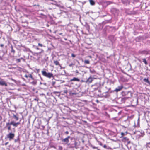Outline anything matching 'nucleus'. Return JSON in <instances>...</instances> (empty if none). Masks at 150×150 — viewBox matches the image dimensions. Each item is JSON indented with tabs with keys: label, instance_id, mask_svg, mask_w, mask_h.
I'll return each instance as SVG.
<instances>
[{
	"label": "nucleus",
	"instance_id": "f257e3e1",
	"mask_svg": "<svg viewBox=\"0 0 150 150\" xmlns=\"http://www.w3.org/2000/svg\"><path fill=\"white\" fill-rule=\"evenodd\" d=\"M42 75L44 76L49 78L54 77L53 74L51 73L47 72L43 70L42 71Z\"/></svg>",
	"mask_w": 150,
	"mask_h": 150
},
{
	"label": "nucleus",
	"instance_id": "f03ea898",
	"mask_svg": "<svg viewBox=\"0 0 150 150\" xmlns=\"http://www.w3.org/2000/svg\"><path fill=\"white\" fill-rule=\"evenodd\" d=\"M14 136L15 134L14 133L9 132V133L6 135V138L8 139L9 141H11L14 139Z\"/></svg>",
	"mask_w": 150,
	"mask_h": 150
},
{
	"label": "nucleus",
	"instance_id": "7ed1b4c3",
	"mask_svg": "<svg viewBox=\"0 0 150 150\" xmlns=\"http://www.w3.org/2000/svg\"><path fill=\"white\" fill-rule=\"evenodd\" d=\"M100 85L99 83H96L92 86V88L95 90H98L99 92H100Z\"/></svg>",
	"mask_w": 150,
	"mask_h": 150
},
{
	"label": "nucleus",
	"instance_id": "20e7f679",
	"mask_svg": "<svg viewBox=\"0 0 150 150\" xmlns=\"http://www.w3.org/2000/svg\"><path fill=\"white\" fill-rule=\"evenodd\" d=\"M127 97H120L117 100L118 102L120 104L124 103L125 100L128 98Z\"/></svg>",
	"mask_w": 150,
	"mask_h": 150
},
{
	"label": "nucleus",
	"instance_id": "39448f33",
	"mask_svg": "<svg viewBox=\"0 0 150 150\" xmlns=\"http://www.w3.org/2000/svg\"><path fill=\"white\" fill-rule=\"evenodd\" d=\"M111 12L115 16H118L119 14V10L116 8H111Z\"/></svg>",
	"mask_w": 150,
	"mask_h": 150
},
{
	"label": "nucleus",
	"instance_id": "423d86ee",
	"mask_svg": "<svg viewBox=\"0 0 150 150\" xmlns=\"http://www.w3.org/2000/svg\"><path fill=\"white\" fill-rule=\"evenodd\" d=\"M11 125L9 122H7L6 123V126L5 128L6 129H7L8 130V132H9V131L11 130Z\"/></svg>",
	"mask_w": 150,
	"mask_h": 150
},
{
	"label": "nucleus",
	"instance_id": "0eeeda50",
	"mask_svg": "<svg viewBox=\"0 0 150 150\" xmlns=\"http://www.w3.org/2000/svg\"><path fill=\"white\" fill-rule=\"evenodd\" d=\"M93 80V79L90 76L87 80L85 81V82L89 83H91Z\"/></svg>",
	"mask_w": 150,
	"mask_h": 150
},
{
	"label": "nucleus",
	"instance_id": "6e6552de",
	"mask_svg": "<svg viewBox=\"0 0 150 150\" xmlns=\"http://www.w3.org/2000/svg\"><path fill=\"white\" fill-rule=\"evenodd\" d=\"M123 87L122 86H118L115 88L114 91L116 92L119 91L122 89Z\"/></svg>",
	"mask_w": 150,
	"mask_h": 150
},
{
	"label": "nucleus",
	"instance_id": "1a4fd4ad",
	"mask_svg": "<svg viewBox=\"0 0 150 150\" xmlns=\"http://www.w3.org/2000/svg\"><path fill=\"white\" fill-rule=\"evenodd\" d=\"M0 85L1 86H7V84L6 82L1 79L0 80Z\"/></svg>",
	"mask_w": 150,
	"mask_h": 150
},
{
	"label": "nucleus",
	"instance_id": "9d476101",
	"mask_svg": "<svg viewBox=\"0 0 150 150\" xmlns=\"http://www.w3.org/2000/svg\"><path fill=\"white\" fill-rule=\"evenodd\" d=\"M62 142H64L65 144H67L69 142V139H67V138H66L62 139Z\"/></svg>",
	"mask_w": 150,
	"mask_h": 150
},
{
	"label": "nucleus",
	"instance_id": "9b49d317",
	"mask_svg": "<svg viewBox=\"0 0 150 150\" xmlns=\"http://www.w3.org/2000/svg\"><path fill=\"white\" fill-rule=\"evenodd\" d=\"M70 81H76V82H79L80 81V80L78 78H76V77H74L72 79H71L70 80Z\"/></svg>",
	"mask_w": 150,
	"mask_h": 150
},
{
	"label": "nucleus",
	"instance_id": "f8f14e48",
	"mask_svg": "<svg viewBox=\"0 0 150 150\" xmlns=\"http://www.w3.org/2000/svg\"><path fill=\"white\" fill-rule=\"evenodd\" d=\"M122 140L124 142H127L128 144H129L130 142L129 141V139L127 137H124L123 138Z\"/></svg>",
	"mask_w": 150,
	"mask_h": 150
},
{
	"label": "nucleus",
	"instance_id": "ddd939ff",
	"mask_svg": "<svg viewBox=\"0 0 150 150\" xmlns=\"http://www.w3.org/2000/svg\"><path fill=\"white\" fill-rule=\"evenodd\" d=\"M51 1H52L53 2L52 3H51V4H52L53 5H54L57 6H59V5L57 4V1H55L53 0H50Z\"/></svg>",
	"mask_w": 150,
	"mask_h": 150
},
{
	"label": "nucleus",
	"instance_id": "4468645a",
	"mask_svg": "<svg viewBox=\"0 0 150 150\" xmlns=\"http://www.w3.org/2000/svg\"><path fill=\"white\" fill-rule=\"evenodd\" d=\"M10 123L11 125H13L14 127H16V122L14 121H12Z\"/></svg>",
	"mask_w": 150,
	"mask_h": 150
},
{
	"label": "nucleus",
	"instance_id": "2eb2a0df",
	"mask_svg": "<svg viewBox=\"0 0 150 150\" xmlns=\"http://www.w3.org/2000/svg\"><path fill=\"white\" fill-rule=\"evenodd\" d=\"M76 142H75L74 143L72 144H70L69 143L68 144V145L69 146L70 145V146H71V147H74L76 146Z\"/></svg>",
	"mask_w": 150,
	"mask_h": 150
},
{
	"label": "nucleus",
	"instance_id": "dca6fc26",
	"mask_svg": "<svg viewBox=\"0 0 150 150\" xmlns=\"http://www.w3.org/2000/svg\"><path fill=\"white\" fill-rule=\"evenodd\" d=\"M143 81L146 83H147L150 85V82L149 81L148 79L147 78H145L143 80Z\"/></svg>",
	"mask_w": 150,
	"mask_h": 150
},
{
	"label": "nucleus",
	"instance_id": "f3484780",
	"mask_svg": "<svg viewBox=\"0 0 150 150\" xmlns=\"http://www.w3.org/2000/svg\"><path fill=\"white\" fill-rule=\"evenodd\" d=\"M140 54H148V52L147 51L145 50L140 51Z\"/></svg>",
	"mask_w": 150,
	"mask_h": 150
},
{
	"label": "nucleus",
	"instance_id": "a211bd4d",
	"mask_svg": "<svg viewBox=\"0 0 150 150\" xmlns=\"http://www.w3.org/2000/svg\"><path fill=\"white\" fill-rule=\"evenodd\" d=\"M103 96L105 97H107L108 96V92H105L103 93Z\"/></svg>",
	"mask_w": 150,
	"mask_h": 150
},
{
	"label": "nucleus",
	"instance_id": "6ab92c4d",
	"mask_svg": "<svg viewBox=\"0 0 150 150\" xmlns=\"http://www.w3.org/2000/svg\"><path fill=\"white\" fill-rule=\"evenodd\" d=\"M11 53H13V54H14L15 52V51L13 49V47L12 46H11Z\"/></svg>",
	"mask_w": 150,
	"mask_h": 150
},
{
	"label": "nucleus",
	"instance_id": "aec40b11",
	"mask_svg": "<svg viewBox=\"0 0 150 150\" xmlns=\"http://www.w3.org/2000/svg\"><path fill=\"white\" fill-rule=\"evenodd\" d=\"M89 2L91 5H94L95 3L93 0H89Z\"/></svg>",
	"mask_w": 150,
	"mask_h": 150
},
{
	"label": "nucleus",
	"instance_id": "412c9836",
	"mask_svg": "<svg viewBox=\"0 0 150 150\" xmlns=\"http://www.w3.org/2000/svg\"><path fill=\"white\" fill-rule=\"evenodd\" d=\"M23 50L24 52H27L28 51L30 50V49L28 48L25 47H25H23Z\"/></svg>",
	"mask_w": 150,
	"mask_h": 150
},
{
	"label": "nucleus",
	"instance_id": "4be33fe9",
	"mask_svg": "<svg viewBox=\"0 0 150 150\" xmlns=\"http://www.w3.org/2000/svg\"><path fill=\"white\" fill-rule=\"evenodd\" d=\"M13 117L17 121L18 120L19 118L18 117L15 115L13 114Z\"/></svg>",
	"mask_w": 150,
	"mask_h": 150
},
{
	"label": "nucleus",
	"instance_id": "5701e85b",
	"mask_svg": "<svg viewBox=\"0 0 150 150\" xmlns=\"http://www.w3.org/2000/svg\"><path fill=\"white\" fill-rule=\"evenodd\" d=\"M54 63L56 65H59V66H60V65L59 64V62L57 61H54Z\"/></svg>",
	"mask_w": 150,
	"mask_h": 150
},
{
	"label": "nucleus",
	"instance_id": "b1692460",
	"mask_svg": "<svg viewBox=\"0 0 150 150\" xmlns=\"http://www.w3.org/2000/svg\"><path fill=\"white\" fill-rule=\"evenodd\" d=\"M143 60V62L145 64L147 65L148 64V62L146 60V59L145 58H143L142 59Z\"/></svg>",
	"mask_w": 150,
	"mask_h": 150
},
{
	"label": "nucleus",
	"instance_id": "393cba45",
	"mask_svg": "<svg viewBox=\"0 0 150 150\" xmlns=\"http://www.w3.org/2000/svg\"><path fill=\"white\" fill-rule=\"evenodd\" d=\"M20 142V139L19 138V137L18 136L17 137V138L16 139H14V142Z\"/></svg>",
	"mask_w": 150,
	"mask_h": 150
},
{
	"label": "nucleus",
	"instance_id": "a878e982",
	"mask_svg": "<svg viewBox=\"0 0 150 150\" xmlns=\"http://www.w3.org/2000/svg\"><path fill=\"white\" fill-rule=\"evenodd\" d=\"M103 147L104 148L107 149H108L110 148L109 146H107L105 144L103 145Z\"/></svg>",
	"mask_w": 150,
	"mask_h": 150
},
{
	"label": "nucleus",
	"instance_id": "bb28decb",
	"mask_svg": "<svg viewBox=\"0 0 150 150\" xmlns=\"http://www.w3.org/2000/svg\"><path fill=\"white\" fill-rule=\"evenodd\" d=\"M90 72L92 74H94L95 73V71L93 69H91L90 70Z\"/></svg>",
	"mask_w": 150,
	"mask_h": 150
},
{
	"label": "nucleus",
	"instance_id": "cd10ccee",
	"mask_svg": "<svg viewBox=\"0 0 150 150\" xmlns=\"http://www.w3.org/2000/svg\"><path fill=\"white\" fill-rule=\"evenodd\" d=\"M85 64H88L90 63V62L88 60H85L84 61Z\"/></svg>",
	"mask_w": 150,
	"mask_h": 150
},
{
	"label": "nucleus",
	"instance_id": "c85d7f7f",
	"mask_svg": "<svg viewBox=\"0 0 150 150\" xmlns=\"http://www.w3.org/2000/svg\"><path fill=\"white\" fill-rule=\"evenodd\" d=\"M90 13H92V14H93V16H95V17H98V15H96V14L97 13H93L92 11H91L90 12Z\"/></svg>",
	"mask_w": 150,
	"mask_h": 150
},
{
	"label": "nucleus",
	"instance_id": "c756f323",
	"mask_svg": "<svg viewBox=\"0 0 150 150\" xmlns=\"http://www.w3.org/2000/svg\"><path fill=\"white\" fill-rule=\"evenodd\" d=\"M86 28L87 30L89 31L90 29L89 26L88 25H86Z\"/></svg>",
	"mask_w": 150,
	"mask_h": 150
},
{
	"label": "nucleus",
	"instance_id": "7c9ffc66",
	"mask_svg": "<svg viewBox=\"0 0 150 150\" xmlns=\"http://www.w3.org/2000/svg\"><path fill=\"white\" fill-rule=\"evenodd\" d=\"M28 77H29L30 78H31L32 79H34V78H33V77L32 75L31 74H30L29 75H28Z\"/></svg>",
	"mask_w": 150,
	"mask_h": 150
},
{
	"label": "nucleus",
	"instance_id": "2f4dec72",
	"mask_svg": "<svg viewBox=\"0 0 150 150\" xmlns=\"http://www.w3.org/2000/svg\"><path fill=\"white\" fill-rule=\"evenodd\" d=\"M32 83L33 85H36L37 83V82L36 81H33L32 82Z\"/></svg>",
	"mask_w": 150,
	"mask_h": 150
},
{
	"label": "nucleus",
	"instance_id": "473e14b6",
	"mask_svg": "<svg viewBox=\"0 0 150 150\" xmlns=\"http://www.w3.org/2000/svg\"><path fill=\"white\" fill-rule=\"evenodd\" d=\"M147 147H148L150 148V142L146 144Z\"/></svg>",
	"mask_w": 150,
	"mask_h": 150
},
{
	"label": "nucleus",
	"instance_id": "72a5a7b5",
	"mask_svg": "<svg viewBox=\"0 0 150 150\" xmlns=\"http://www.w3.org/2000/svg\"><path fill=\"white\" fill-rule=\"evenodd\" d=\"M106 3H107V5H108L110 4L111 3H112V2L111 1H107L106 2Z\"/></svg>",
	"mask_w": 150,
	"mask_h": 150
},
{
	"label": "nucleus",
	"instance_id": "f704fd0d",
	"mask_svg": "<svg viewBox=\"0 0 150 150\" xmlns=\"http://www.w3.org/2000/svg\"><path fill=\"white\" fill-rule=\"evenodd\" d=\"M74 65V64H73V63H71V64H70L69 65V66L70 67H73Z\"/></svg>",
	"mask_w": 150,
	"mask_h": 150
},
{
	"label": "nucleus",
	"instance_id": "c9c22d12",
	"mask_svg": "<svg viewBox=\"0 0 150 150\" xmlns=\"http://www.w3.org/2000/svg\"><path fill=\"white\" fill-rule=\"evenodd\" d=\"M17 62H20L21 61V59H18L16 60Z\"/></svg>",
	"mask_w": 150,
	"mask_h": 150
},
{
	"label": "nucleus",
	"instance_id": "e433bc0d",
	"mask_svg": "<svg viewBox=\"0 0 150 150\" xmlns=\"http://www.w3.org/2000/svg\"><path fill=\"white\" fill-rule=\"evenodd\" d=\"M137 123H138V125H139V117L138 119V120H137Z\"/></svg>",
	"mask_w": 150,
	"mask_h": 150
},
{
	"label": "nucleus",
	"instance_id": "4c0bfd02",
	"mask_svg": "<svg viewBox=\"0 0 150 150\" xmlns=\"http://www.w3.org/2000/svg\"><path fill=\"white\" fill-rule=\"evenodd\" d=\"M19 122L16 123V127H17L18 125H19L20 124V121Z\"/></svg>",
	"mask_w": 150,
	"mask_h": 150
},
{
	"label": "nucleus",
	"instance_id": "58836bf2",
	"mask_svg": "<svg viewBox=\"0 0 150 150\" xmlns=\"http://www.w3.org/2000/svg\"><path fill=\"white\" fill-rule=\"evenodd\" d=\"M18 46L20 47H25L24 45H22L21 44L20 45H18Z\"/></svg>",
	"mask_w": 150,
	"mask_h": 150
},
{
	"label": "nucleus",
	"instance_id": "ea45409f",
	"mask_svg": "<svg viewBox=\"0 0 150 150\" xmlns=\"http://www.w3.org/2000/svg\"><path fill=\"white\" fill-rule=\"evenodd\" d=\"M38 45L39 46H40L41 47H42L43 46V45H42L41 44H40V43H39L38 44Z\"/></svg>",
	"mask_w": 150,
	"mask_h": 150
},
{
	"label": "nucleus",
	"instance_id": "a19ab883",
	"mask_svg": "<svg viewBox=\"0 0 150 150\" xmlns=\"http://www.w3.org/2000/svg\"><path fill=\"white\" fill-rule=\"evenodd\" d=\"M99 144L101 146H102V147H103V144L102 143H101V142H99Z\"/></svg>",
	"mask_w": 150,
	"mask_h": 150
},
{
	"label": "nucleus",
	"instance_id": "79ce46f5",
	"mask_svg": "<svg viewBox=\"0 0 150 150\" xmlns=\"http://www.w3.org/2000/svg\"><path fill=\"white\" fill-rule=\"evenodd\" d=\"M71 94L73 95H76L77 94V93H74V92H71Z\"/></svg>",
	"mask_w": 150,
	"mask_h": 150
},
{
	"label": "nucleus",
	"instance_id": "37998d69",
	"mask_svg": "<svg viewBox=\"0 0 150 150\" xmlns=\"http://www.w3.org/2000/svg\"><path fill=\"white\" fill-rule=\"evenodd\" d=\"M125 134L123 132H122L121 133V137H123L125 135Z\"/></svg>",
	"mask_w": 150,
	"mask_h": 150
},
{
	"label": "nucleus",
	"instance_id": "c03bdc74",
	"mask_svg": "<svg viewBox=\"0 0 150 150\" xmlns=\"http://www.w3.org/2000/svg\"><path fill=\"white\" fill-rule=\"evenodd\" d=\"M71 56L72 57H75L76 56V55H74V54H71Z\"/></svg>",
	"mask_w": 150,
	"mask_h": 150
},
{
	"label": "nucleus",
	"instance_id": "a18cd8bd",
	"mask_svg": "<svg viewBox=\"0 0 150 150\" xmlns=\"http://www.w3.org/2000/svg\"><path fill=\"white\" fill-rule=\"evenodd\" d=\"M55 82H54L53 81L52 82V85L53 86H54L55 84Z\"/></svg>",
	"mask_w": 150,
	"mask_h": 150
},
{
	"label": "nucleus",
	"instance_id": "49530a36",
	"mask_svg": "<svg viewBox=\"0 0 150 150\" xmlns=\"http://www.w3.org/2000/svg\"><path fill=\"white\" fill-rule=\"evenodd\" d=\"M65 133L66 135H67L69 134V132L68 131H66L65 132Z\"/></svg>",
	"mask_w": 150,
	"mask_h": 150
},
{
	"label": "nucleus",
	"instance_id": "de8ad7c7",
	"mask_svg": "<svg viewBox=\"0 0 150 150\" xmlns=\"http://www.w3.org/2000/svg\"><path fill=\"white\" fill-rule=\"evenodd\" d=\"M38 100H39V99L38 98H35L34 99V100L37 101H38Z\"/></svg>",
	"mask_w": 150,
	"mask_h": 150
},
{
	"label": "nucleus",
	"instance_id": "09e8293b",
	"mask_svg": "<svg viewBox=\"0 0 150 150\" xmlns=\"http://www.w3.org/2000/svg\"><path fill=\"white\" fill-rule=\"evenodd\" d=\"M53 93L54 94H56V93H59V92H57V91H54V92H53Z\"/></svg>",
	"mask_w": 150,
	"mask_h": 150
},
{
	"label": "nucleus",
	"instance_id": "8fccbe9b",
	"mask_svg": "<svg viewBox=\"0 0 150 150\" xmlns=\"http://www.w3.org/2000/svg\"><path fill=\"white\" fill-rule=\"evenodd\" d=\"M0 46L1 47H3L4 46V45L3 44H1L0 45Z\"/></svg>",
	"mask_w": 150,
	"mask_h": 150
},
{
	"label": "nucleus",
	"instance_id": "3c124183",
	"mask_svg": "<svg viewBox=\"0 0 150 150\" xmlns=\"http://www.w3.org/2000/svg\"><path fill=\"white\" fill-rule=\"evenodd\" d=\"M70 138V136H67V137H66V138H67V139H69V138Z\"/></svg>",
	"mask_w": 150,
	"mask_h": 150
},
{
	"label": "nucleus",
	"instance_id": "603ef678",
	"mask_svg": "<svg viewBox=\"0 0 150 150\" xmlns=\"http://www.w3.org/2000/svg\"><path fill=\"white\" fill-rule=\"evenodd\" d=\"M24 76L26 78H27L28 77V76H27V75H25Z\"/></svg>",
	"mask_w": 150,
	"mask_h": 150
},
{
	"label": "nucleus",
	"instance_id": "864d4df0",
	"mask_svg": "<svg viewBox=\"0 0 150 150\" xmlns=\"http://www.w3.org/2000/svg\"><path fill=\"white\" fill-rule=\"evenodd\" d=\"M8 143V142H6V143H5V145H6Z\"/></svg>",
	"mask_w": 150,
	"mask_h": 150
},
{
	"label": "nucleus",
	"instance_id": "5fc2aeb1",
	"mask_svg": "<svg viewBox=\"0 0 150 150\" xmlns=\"http://www.w3.org/2000/svg\"><path fill=\"white\" fill-rule=\"evenodd\" d=\"M81 81L82 82H85V81H83V80H81Z\"/></svg>",
	"mask_w": 150,
	"mask_h": 150
},
{
	"label": "nucleus",
	"instance_id": "6e6d98bb",
	"mask_svg": "<svg viewBox=\"0 0 150 150\" xmlns=\"http://www.w3.org/2000/svg\"><path fill=\"white\" fill-rule=\"evenodd\" d=\"M0 59L1 60H2V58L1 57H0Z\"/></svg>",
	"mask_w": 150,
	"mask_h": 150
},
{
	"label": "nucleus",
	"instance_id": "4d7b16f0",
	"mask_svg": "<svg viewBox=\"0 0 150 150\" xmlns=\"http://www.w3.org/2000/svg\"><path fill=\"white\" fill-rule=\"evenodd\" d=\"M37 70L38 72H39V71L40 69H37Z\"/></svg>",
	"mask_w": 150,
	"mask_h": 150
},
{
	"label": "nucleus",
	"instance_id": "13d9d810",
	"mask_svg": "<svg viewBox=\"0 0 150 150\" xmlns=\"http://www.w3.org/2000/svg\"><path fill=\"white\" fill-rule=\"evenodd\" d=\"M20 59L21 60L22 59H23V58H20Z\"/></svg>",
	"mask_w": 150,
	"mask_h": 150
},
{
	"label": "nucleus",
	"instance_id": "bf43d9fd",
	"mask_svg": "<svg viewBox=\"0 0 150 150\" xmlns=\"http://www.w3.org/2000/svg\"><path fill=\"white\" fill-rule=\"evenodd\" d=\"M42 127L44 128H45V126H42Z\"/></svg>",
	"mask_w": 150,
	"mask_h": 150
},
{
	"label": "nucleus",
	"instance_id": "052dcab7",
	"mask_svg": "<svg viewBox=\"0 0 150 150\" xmlns=\"http://www.w3.org/2000/svg\"><path fill=\"white\" fill-rule=\"evenodd\" d=\"M64 39L65 40H67V39L66 38H64Z\"/></svg>",
	"mask_w": 150,
	"mask_h": 150
},
{
	"label": "nucleus",
	"instance_id": "680f3d73",
	"mask_svg": "<svg viewBox=\"0 0 150 150\" xmlns=\"http://www.w3.org/2000/svg\"><path fill=\"white\" fill-rule=\"evenodd\" d=\"M36 49H38V50L39 49V48H38V47H37V48H36Z\"/></svg>",
	"mask_w": 150,
	"mask_h": 150
},
{
	"label": "nucleus",
	"instance_id": "e2e57ef3",
	"mask_svg": "<svg viewBox=\"0 0 150 150\" xmlns=\"http://www.w3.org/2000/svg\"><path fill=\"white\" fill-rule=\"evenodd\" d=\"M0 75H1V74L0 73Z\"/></svg>",
	"mask_w": 150,
	"mask_h": 150
}]
</instances>
